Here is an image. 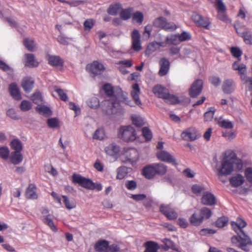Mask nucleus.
Returning <instances> with one entry per match:
<instances>
[{"label": "nucleus", "mask_w": 252, "mask_h": 252, "mask_svg": "<svg viewBox=\"0 0 252 252\" xmlns=\"http://www.w3.org/2000/svg\"><path fill=\"white\" fill-rule=\"evenodd\" d=\"M231 224L237 233V235L231 238L232 243L244 251L249 252L250 247L252 246V241L243 230L247 225V222L241 218H238L236 221H231Z\"/></svg>", "instance_id": "nucleus-1"}, {"label": "nucleus", "mask_w": 252, "mask_h": 252, "mask_svg": "<svg viewBox=\"0 0 252 252\" xmlns=\"http://www.w3.org/2000/svg\"><path fill=\"white\" fill-rule=\"evenodd\" d=\"M127 93L122 91L120 87H116L115 101H105L104 104L107 106L106 109H103L108 115H117L121 116L123 114L124 111L120 106V101L124 102L128 98Z\"/></svg>", "instance_id": "nucleus-2"}, {"label": "nucleus", "mask_w": 252, "mask_h": 252, "mask_svg": "<svg viewBox=\"0 0 252 252\" xmlns=\"http://www.w3.org/2000/svg\"><path fill=\"white\" fill-rule=\"evenodd\" d=\"M234 167L238 171L243 168L242 160L237 158L235 154L222 161L221 167L218 169V174L221 176L229 175L232 172Z\"/></svg>", "instance_id": "nucleus-3"}, {"label": "nucleus", "mask_w": 252, "mask_h": 252, "mask_svg": "<svg viewBox=\"0 0 252 252\" xmlns=\"http://www.w3.org/2000/svg\"><path fill=\"white\" fill-rule=\"evenodd\" d=\"M119 136L126 142L133 141L136 138L135 130L130 126L121 127L119 130Z\"/></svg>", "instance_id": "nucleus-4"}, {"label": "nucleus", "mask_w": 252, "mask_h": 252, "mask_svg": "<svg viewBox=\"0 0 252 252\" xmlns=\"http://www.w3.org/2000/svg\"><path fill=\"white\" fill-rule=\"evenodd\" d=\"M72 181L74 183L78 184L80 186L85 189H92L93 181L88 178L81 176L80 175L73 174Z\"/></svg>", "instance_id": "nucleus-5"}, {"label": "nucleus", "mask_w": 252, "mask_h": 252, "mask_svg": "<svg viewBox=\"0 0 252 252\" xmlns=\"http://www.w3.org/2000/svg\"><path fill=\"white\" fill-rule=\"evenodd\" d=\"M159 211L169 220H175L178 217L177 213L169 205H161Z\"/></svg>", "instance_id": "nucleus-6"}, {"label": "nucleus", "mask_w": 252, "mask_h": 252, "mask_svg": "<svg viewBox=\"0 0 252 252\" xmlns=\"http://www.w3.org/2000/svg\"><path fill=\"white\" fill-rule=\"evenodd\" d=\"M191 19L198 26L208 29L210 22L208 18L203 17L201 15L194 12L191 15Z\"/></svg>", "instance_id": "nucleus-7"}, {"label": "nucleus", "mask_w": 252, "mask_h": 252, "mask_svg": "<svg viewBox=\"0 0 252 252\" xmlns=\"http://www.w3.org/2000/svg\"><path fill=\"white\" fill-rule=\"evenodd\" d=\"M202 87L203 81L202 80L197 79L195 81L189 89L190 96L193 98L196 97L201 94Z\"/></svg>", "instance_id": "nucleus-8"}, {"label": "nucleus", "mask_w": 252, "mask_h": 252, "mask_svg": "<svg viewBox=\"0 0 252 252\" xmlns=\"http://www.w3.org/2000/svg\"><path fill=\"white\" fill-rule=\"evenodd\" d=\"M132 48L136 51H139L142 49L140 41V34L139 31L134 30L131 33Z\"/></svg>", "instance_id": "nucleus-9"}, {"label": "nucleus", "mask_w": 252, "mask_h": 252, "mask_svg": "<svg viewBox=\"0 0 252 252\" xmlns=\"http://www.w3.org/2000/svg\"><path fill=\"white\" fill-rule=\"evenodd\" d=\"M182 138L187 141H194L197 138V131L194 127H189L181 133Z\"/></svg>", "instance_id": "nucleus-10"}, {"label": "nucleus", "mask_w": 252, "mask_h": 252, "mask_svg": "<svg viewBox=\"0 0 252 252\" xmlns=\"http://www.w3.org/2000/svg\"><path fill=\"white\" fill-rule=\"evenodd\" d=\"M104 69L103 65L97 61H94L87 66V69L95 75L101 74Z\"/></svg>", "instance_id": "nucleus-11"}, {"label": "nucleus", "mask_w": 252, "mask_h": 252, "mask_svg": "<svg viewBox=\"0 0 252 252\" xmlns=\"http://www.w3.org/2000/svg\"><path fill=\"white\" fill-rule=\"evenodd\" d=\"M201 202L204 205L213 206L216 204V197L210 192L205 191L201 199Z\"/></svg>", "instance_id": "nucleus-12"}, {"label": "nucleus", "mask_w": 252, "mask_h": 252, "mask_svg": "<svg viewBox=\"0 0 252 252\" xmlns=\"http://www.w3.org/2000/svg\"><path fill=\"white\" fill-rule=\"evenodd\" d=\"M157 157L161 161L172 163L174 165L177 164L175 158L166 151H161L158 152L157 153Z\"/></svg>", "instance_id": "nucleus-13"}, {"label": "nucleus", "mask_w": 252, "mask_h": 252, "mask_svg": "<svg viewBox=\"0 0 252 252\" xmlns=\"http://www.w3.org/2000/svg\"><path fill=\"white\" fill-rule=\"evenodd\" d=\"M154 94L159 98L165 100L168 96V90L161 85H158L155 86L153 90Z\"/></svg>", "instance_id": "nucleus-14"}, {"label": "nucleus", "mask_w": 252, "mask_h": 252, "mask_svg": "<svg viewBox=\"0 0 252 252\" xmlns=\"http://www.w3.org/2000/svg\"><path fill=\"white\" fill-rule=\"evenodd\" d=\"M105 151L108 156L113 157L114 158L116 159L120 151V149L119 146L113 143L107 146L105 149Z\"/></svg>", "instance_id": "nucleus-15"}, {"label": "nucleus", "mask_w": 252, "mask_h": 252, "mask_svg": "<svg viewBox=\"0 0 252 252\" xmlns=\"http://www.w3.org/2000/svg\"><path fill=\"white\" fill-rule=\"evenodd\" d=\"M160 69L158 74L160 76H163L167 74L170 67L169 61L165 58H162L159 61Z\"/></svg>", "instance_id": "nucleus-16"}, {"label": "nucleus", "mask_w": 252, "mask_h": 252, "mask_svg": "<svg viewBox=\"0 0 252 252\" xmlns=\"http://www.w3.org/2000/svg\"><path fill=\"white\" fill-rule=\"evenodd\" d=\"M25 65L30 67H34L38 65L39 63L32 54H26L25 55Z\"/></svg>", "instance_id": "nucleus-17"}, {"label": "nucleus", "mask_w": 252, "mask_h": 252, "mask_svg": "<svg viewBox=\"0 0 252 252\" xmlns=\"http://www.w3.org/2000/svg\"><path fill=\"white\" fill-rule=\"evenodd\" d=\"M235 83L231 79L225 80L222 84V89L223 92L226 94L232 93L234 90Z\"/></svg>", "instance_id": "nucleus-18"}, {"label": "nucleus", "mask_w": 252, "mask_h": 252, "mask_svg": "<svg viewBox=\"0 0 252 252\" xmlns=\"http://www.w3.org/2000/svg\"><path fill=\"white\" fill-rule=\"evenodd\" d=\"M140 88L137 83H135L132 86V90L131 92V94L133 99L135 101L136 105L140 106L142 104L141 100L139 98Z\"/></svg>", "instance_id": "nucleus-19"}, {"label": "nucleus", "mask_w": 252, "mask_h": 252, "mask_svg": "<svg viewBox=\"0 0 252 252\" xmlns=\"http://www.w3.org/2000/svg\"><path fill=\"white\" fill-rule=\"evenodd\" d=\"M9 91L11 95L14 99L20 100L22 98L19 88L16 83H12L9 85Z\"/></svg>", "instance_id": "nucleus-20"}, {"label": "nucleus", "mask_w": 252, "mask_h": 252, "mask_svg": "<svg viewBox=\"0 0 252 252\" xmlns=\"http://www.w3.org/2000/svg\"><path fill=\"white\" fill-rule=\"evenodd\" d=\"M109 243L106 240H100L97 242L94 246V249L98 252H108Z\"/></svg>", "instance_id": "nucleus-21"}, {"label": "nucleus", "mask_w": 252, "mask_h": 252, "mask_svg": "<svg viewBox=\"0 0 252 252\" xmlns=\"http://www.w3.org/2000/svg\"><path fill=\"white\" fill-rule=\"evenodd\" d=\"M229 181L231 186L236 188L242 185L245 181V179L242 175L238 174L230 178Z\"/></svg>", "instance_id": "nucleus-22"}, {"label": "nucleus", "mask_w": 252, "mask_h": 252, "mask_svg": "<svg viewBox=\"0 0 252 252\" xmlns=\"http://www.w3.org/2000/svg\"><path fill=\"white\" fill-rule=\"evenodd\" d=\"M49 63L53 66H63V60L58 56L50 55L48 57Z\"/></svg>", "instance_id": "nucleus-23"}, {"label": "nucleus", "mask_w": 252, "mask_h": 252, "mask_svg": "<svg viewBox=\"0 0 252 252\" xmlns=\"http://www.w3.org/2000/svg\"><path fill=\"white\" fill-rule=\"evenodd\" d=\"M36 187L33 184L29 185L26 191V197L29 199H35L38 197L36 192Z\"/></svg>", "instance_id": "nucleus-24"}, {"label": "nucleus", "mask_w": 252, "mask_h": 252, "mask_svg": "<svg viewBox=\"0 0 252 252\" xmlns=\"http://www.w3.org/2000/svg\"><path fill=\"white\" fill-rule=\"evenodd\" d=\"M143 174L147 179H153L156 175L154 165L152 164L145 167L143 169Z\"/></svg>", "instance_id": "nucleus-25"}, {"label": "nucleus", "mask_w": 252, "mask_h": 252, "mask_svg": "<svg viewBox=\"0 0 252 252\" xmlns=\"http://www.w3.org/2000/svg\"><path fill=\"white\" fill-rule=\"evenodd\" d=\"M23 157L21 152L14 151L11 153L10 156V161L15 165L20 164L23 160Z\"/></svg>", "instance_id": "nucleus-26"}, {"label": "nucleus", "mask_w": 252, "mask_h": 252, "mask_svg": "<svg viewBox=\"0 0 252 252\" xmlns=\"http://www.w3.org/2000/svg\"><path fill=\"white\" fill-rule=\"evenodd\" d=\"M127 160L131 162L132 164L136 163L138 160V153L136 149H131L126 152Z\"/></svg>", "instance_id": "nucleus-27"}, {"label": "nucleus", "mask_w": 252, "mask_h": 252, "mask_svg": "<svg viewBox=\"0 0 252 252\" xmlns=\"http://www.w3.org/2000/svg\"><path fill=\"white\" fill-rule=\"evenodd\" d=\"M132 169L131 168H128L126 166H121L117 169V179H123L126 175L131 172Z\"/></svg>", "instance_id": "nucleus-28"}, {"label": "nucleus", "mask_w": 252, "mask_h": 252, "mask_svg": "<svg viewBox=\"0 0 252 252\" xmlns=\"http://www.w3.org/2000/svg\"><path fill=\"white\" fill-rule=\"evenodd\" d=\"M34 81L32 78H24L22 83V86L24 91L27 93L30 92L32 89Z\"/></svg>", "instance_id": "nucleus-29"}, {"label": "nucleus", "mask_w": 252, "mask_h": 252, "mask_svg": "<svg viewBox=\"0 0 252 252\" xmlns=\"http://www.w3.org/2000/svg\"><path fill=\"white\" fill-rule=\"evenodd\" d=\"M146 249L144 252H158L159 248L158 245L153 241H148L145 243Z\"/></svg>", "instance_id": "nucleus-30"}, {"label": "nucleus", "mask_w": 252, "mask_h": 252, "mask_svg": "<svg viewBox=\"0 0 252 252\" xmlns=\"http://www.w3.org/2000/svg\"><path fill=\"white\" fill-rule=\"evenodd\" d=\"M189 221L194 226H199L203 222L199 212H194L190 216Z\"/></svg>", "instance_id": "nucleus-31"}, {"label": "nucleus", "mask_w": 252, "mask_h": 252, "mask_svg": "<svg viewBox=\"0 0 252 252\" xmlns=\"http://www.w3.org/2000/svg\"><path fill=\"white\" fill-rule=\"evenodd\" d=\"M53 216L51 214L42 217V220L44 223L47 224L53 231H56L57 229L53 221Z\"/></svg>", "instance_id": "nucleus-32"}, {"label": "nucleus", "mask_w": 252, "mask_h": 252, "mask_svg": "<svg viewBox=\"0 0 252 252\" xmlns=\"http://www.w3.org/2000/svg\"><path fill=\"white\" fill-rule=\"evenodd\" d=\"M122 10L120 13V16L121 19L123 20H128L131 16L133 9L132 7H128L126 9H121Z\"/></svg>", "instance_id": "nucleus-33"}, {"label": "nucleus", "mask_w": 252, "mask_h": 252, "mask_svg": "<svg viewBox=\"0 0 252 252\" xmlns=\"http://www.w3.org/2000/svg\"><path fill=\"white\" fill-rule=\"evenodd\" d=\"M121 9H122V5L120 3H116L110 5L107 12L111 15H116Z\"/></svg>", "instance_id": "nucleus-34"}, {"label": "nucleus", "mask_w": 252, "mask_h": 252, "mask_svg": "<svg viewBox=\"0 0 252 252\" xmlns=\"http://www.w3.org/2000/svg\"><path fill=\"white\" fill-rule=\"evenodd\" d=\"M154 168L156 170V174L163 175L167 171V167L164 164L161 163L153 164Z\"/></svg>", "instance_id": "nucleus-35"}, {"label": "nucleus", "mask_w": 252, "mask_h": 252, "mask_svg": "<svg viewBox=\"0 0 252 252\" xmlns=\"http://www.w3.org/2000/svg\"><path fill=\"white\" fill-rule=\"evenodd\" d=\"M199 213L203 221L204 220L209 219L212 214L211 210L206 207L202 208L200 210Z\"/></svg>", "instance_id": "nucleus-36"}, {"label": "nucleus", "mask_w": 252, "mask_h": 252, "mask_svg": "<svg viewBox=\"0 0 252 252\" xmlns=\"http://www.w3.org/2000/svg\"><path fill=\"white\" fill-rule=\"evenodd\" d=\"M234 28L238 34L243 38L246 44H252V34L249 32H238V29L235 25L234 26Z\"/></svg>", "instance_id": "nucleus-37"}, {"label": "nucleus", "mask_w": 252, "mask_h": 252, "mask_svg": "<svg viewBox=\"0 0 252 252\" xmlns=\"http://www.w3.org/2000/svg\"><path fill=\"white\" fill-rule=\"evenodd\" d=\"M103 89L107 96L115 97L116 87H113L109 84H105L103 85Z\"/></svg>", "instance_id": "nucleus-38"}, {"label": "nucleus", "mask_w": 252, "mask_h": 252, "mask_svg": "<svg viewBox=\"0 0 252 252\" xmlns=\"http://www.w3.org/2000/svg\"><path fill=\"white\" fill-rule=\"evenodd\" d=\"M179 39L178 34H172L166 37V42L169 44L177 45L181 42Z\"/></svg>", "instance_id": "nucleus-39"}, {"label": "nucleus", "mask_w": 252, "mask_h": 252, "mask_svg": "<svg viewBox=\"0 0 252 252\" xmlns=\"http://www.w3.org/2000/svg\"><path fill=\"white\" fill-rule=\"evenodd\" d=\"M11 148L15 151L21 152L23 149V145L21 142L18 139H15L10 142Z\"/></svg>", "instance_id": "nucleus-40"}, {"label": "nucleus", "mask_w": 252, "mask_h": 252, "mask_svg": "<svg viewBox=\"0 0 252 252\" xmlns=\"http://www.w3.org/2000/svg\"><path fill=\"white\" fill-rule=\"evenodd\" d=\"M133 125L137 127H141L144 125V121L142 117L140 116L134 115L131 116Z\"/></svg>", "instance_id": "nucleus-41"}, {"label": "nucleus", "mask_w": 252, "mask_h": 252, "mask_svg": "<svg viewBox=\"0 0 252 252\" xmlns=\"http://www.w3.org/2000/svg\"><path fill=\"white\" fill-rule=\"evenodd\" d=\"M218 123L219 126L222 128L232 129L233 127L232 123L228 120H222L220 118Z\"/></svg>", "instance_id": "nucleus-42"}, {"label": "nucleus", "mask_w": 252, "mask_h": 252, "mask_svg": "<svg viewBox=\"0 0 252 252\" xmlns=\"http://www.w3.org/2000/svg\"><path fill=\"white\" fill-rule=\"evenodd\" d=\"M166 21V19L165 18L163 17H159L154 20L153 25L156 27L163 29Z\"/></svg>", "instance_id": "nucleus-43"}, {"label": "nucleus", "mask_w": 252, "mask_h": 252, "mask_svg": "<svg viewBox=\"0 0 252 252\" xmlns=\"http://www.w3.org/2000/svg\"><path fill=\"white\" fill-rule=\"evenodd\" d=\"M36 110L40 114L46 116H50L52 114V111L50 108L46 106H37Z\"/></svg>", "instance_id": "nucleus-44"}, {"label": "nucleus", "mask_w": 252, "mask_h": 252, "mask_svg": "<svg viewBox=\"0 0 252 252\" xmlns=\"http://www.w3.org/2000/svg\"><path fill=\"white\" fill-rule=\"evenodd\" d=\"M87 105L92 108L95 109L99 105V101L98 99L95 96L92 97L89 99L87 101Z\"/></svg>", "instance_id": "nucleus-45"}, {"label": "nucleus", "mask_w": 252, "mask_h": 252, "mask_svg": "<svg viewBox=\"0 0 252 252\" xmlns=\"http://www.w3.org/2000/svg\"><path fill=\"white\" fill-rule=\"evenodd\" d=\"M168 96L165 99L164 101L168 103L172 104H178L180 102L179 98L175 95L168 94Z\"/></svg>", "instance_id": "nucleus-46"}, {"label": "nucleus", "mask_w": 252, "mask_h": 252, "mask_svg": "<svg viewBox=\"0 0 252 252\" xmlns=\"http://www.w3.org/2000/svg\"><path fill=\"white\" fill-rule=\"evenodd\" d=\"M24 44L29 51L32 52L34 50L35 44L33 40L25 38L24 40Z\"/></svg>", "instance_id": "nucleus-47"}, {"label": "nucleus", "mask_w": 252, "mask_h": 252, "mask_svg": "<svg viewBox=\"0 0 252 252\" xmlns=\"http://www.w3.org/2000/svg\"><path fill=\"white\" fill-rule=\"evenodd\" d=\"M47 125L50 128H56L60 126V122L57 118H51L47 120Z\"/></svg>", "instance_id": "nucleus-48"}, {"label": "nucleus", "mask_w": 252, "mask_h": 252, "mask_svg": "<svg viewBox=\"0 0 252 252\" xmlns=\"http://www.w3.org/2000/svg\"><path fill=\"white\" fill-rule=\"evenodd\" d=\"M162 242L164 244L163 248L165 250H167L171 249L174 250H176L175 244L170 239L167 238L164 239L162 240Z\"/></svg>", "instance_id": "nucleus-49"}, {"label": "nucleus", "mask_w": 252, "mask_h": 252, "mask_svg": "<svg viewBox=\"0 0 252 252\" xmlns=\"http://www.w3.org/2000/svg\"><path fill=\"white\" fill-rule=\"evenodd\" d=\"M215 112L214 107H210L209 110L204 113V120L205 121H210L213 119Z\"/></svg>", "instance_id": "nucleus-50"}, {"label": "nucleus", "mask_w": 252, "mask_h": 252, "mask_svg": "<svg viewBox=\"0 0 252 252\" xmlns=\"http://www.w3.org/2000/svg\"><path fill=\"white\" fill-rule=\"evenodd\" d=\"M9 150L5 146L0 147V157L3 159H7L9 157Z\"/></svg>", "instance_id": "nucleus-51"}, {"label": "nucleus", "mask_w": 252, "mask_h": 252, "mask_svg": "<svg viewBox=\"0 0 252 252\" xmlns=\"http://www.w3.org/2000/svg\"><path fill=\"white\" fill-rule=\"evenodd\" d=\"M237 71L242 81L246 78L247 76V66L245 64L241 63V67Z\"/></svg>", "instance_id": "nucleus-52"}, {"label": "nucleus", "mask_w": 252, "mask_h": 252, "mask_svg": "<svg viewBox=\"0 0 252 252\" xmlns=\"http://www.w3.org/2000/svg\"><path fill=\"white\" fill-rule=\"evenodd\" d=\"M144 16L142 12L137 11L133 13L132 20L139 24H141L143 21Z\"/></svg>", "instance_id": "nucleus-53"}, {"label": "nucleus", "mask_w": 252, "mask_h": 252, "mask_svg": "<svg viewBox=\"0 0 252 252\" xmlns=\"http://www.w3.org/2000/svg\"><path fill=\"white\" fill-rule=\"evenodd\" d=\"M31 99L35 104H39L42 102L41 94L39 92H36L31 96Z\"/></svg>", "instance_id": "nucleus-54"}, {"label": "nucleus", "mask_w": 252, "mask_h": 252, "mask_svg": "<svg viewBox=\"0 0 252 252\" xmlns=\"http://www.w3.org/2000/svg\"><path fill=\"white\" fill-rule=\"evenodd\" d=\"M191 189L193 193L196 195H200L202 191L205 190V189L202 186L195 184L192 186Z\"/></svg>", "instance_id": "nucleus-55"}, {"label": "nucleus", "mask_w": 252, "mask_h": 252, "mask_svg": "<svg viewBox=\"0 0 252 252\" xmlns=\"http://www.w3.org/2000/svg\"><path fill=\"white\" fill-rule=\"evenodd\" d=\"M142 134L147 141L151 140L153 137L152 131L147 127L142 128Z\"/></svg>", "instance_id": "nucleus-56"}, {"label": "nucleus", "mask_w": 252, "mask_h": 252, "mask_svg": "<svg viewBox=\"0 0 252 252\" xmlns=\"http://www.w3.org/2000/svg\"><path fill=\"white\" fill-rule=\"evenodd\" d=\"M228 220V218L226 217H222L220 218L217 220L216 225L218 227H222L227 224Z\"/></svg>", "instance_id": "nucleus-57"}, {"label": "nucleus", "mask_w": 252, "mask_h": 252, "mask_svg": "<svg viewBox=\"0 0 252 252\" xmlns=\"http://www.w3.org/2000/svg\"><path fill=\"white\" fill-rule=\"evenodd\" d=\"M177 28V26L175 23L173 22H168L166 21L163 30L167 32H172L176 30Z\"/></svg>", "instance_id": "nucleus-58"}, {"label": "nucleus", "mask_w": 252, "mask_h": 252, "mask_svg": "<svg viewBox=\"0 0 252 252\" xmlns=\"http://www.w3.org/2000/svg\"><path fill=\"white\" fill-rule=\"evenodd\" d=\"M94 21L92 19L86 20L84 23V30L86 31H90L93 28Z\"/></svg>", "instance_id": "nucleus-59"}, {"label": "nucleus", "mask_w": 252, "mask_h": 252, "mask_svg": "<svg viewBox=\"0 0 252 252\" xmlns=\"http://www.w3.org/2000/svg\"><path fill=\"white\" fill-rule=\"evenodd\" d=\"M215 3L218 10V13L224 12L226 11L225 5L221 0H218Z\"/></svg>", "instance_id": "nucleus-60"}, {"label": "nucleus", "mask_w": 252, "mask_h": 252, "mask_svg": "<svg viewBox=\"0 0 252 252\" xmlns=\"http://www.w3.org/2000/svg\"><path fill=\"white\" fill-rule=\"evenodd\" d=\"M32 108L31 103L28 100H23L20 104V108L23 111H27Z\"/></svg>", "instance_id": "nucleus-61"}, {"label": "nucleus", "mask_w": 252, "mask_h": 252, "mask_svg": "<svg viewBox=\"0 0 252 252\" xmlns=\"http://www.w3.org/2000/svg\"><path fill=\"white\" fill-rule=\"evenodd\" d=\"M93 139L97 140H102L104 138V132L102 129H97L93 135Z\"/></svg>", "instance_id": "nucleus-62"}, {"label": "nucleus", "mask_w": 252, "mask_h": 252, "mask_svg": "<svg viewBox=\"0 0 252 252\" xmlns=\"http://www.w3.org/2000/svg\"><path fill=\"white\" fill-rule=\"evenodd\" d=\"M179 40L181 42L189 40L191 38L190 33L187 32H183L181 34H178Z\"/></svg>", "instance_id": "nucleus-63"}, {"label": "nucleus", "mask_w": 252, "mask_h": 252, "mask_svg": "<svg viewBox=\"0 0 252 252\" xmlns=\"http://www.w3.org/2000/svg\"><path fill=\"white\" fill-rule=\"evenodd\" d=\"M245 176L247 180L252 185V168L248 167L245 171Z\"/></svg>", "instance_id": "nucleus-64"}]
</instances>
